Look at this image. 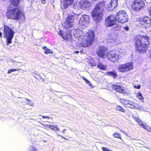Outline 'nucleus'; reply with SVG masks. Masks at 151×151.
Returning a JSON list of instances; mask_svg holds the SVG:
<instances>
[{
    "instance_id": "f8f14e48",
    "label": "nucleus",
    "mask_w": 151,
    "mask_h": 151,
    "mask_svg": "<svg viewBox=\"0 0 151 151\" xmlns=\"http://www.w3.org/2000/svg\"><path fill=\"white\" fill-rule=\"evenodd\" d=\"M116 17L111 15L105 19V24L107 27H109L114 25L116 23Z\"/></svg>"
},
{
    "instance_id": "5701e85b",
    "label": "nucleus",
    "mask_w": 151,
    "mask_h": 151,
    "mask_svg": "<svg viewBox=\"0 0 151 151\" xmlns=\"http://www.w3.org/2000/svg\"><path fill=\"white\" fill-rule=\"evenodd\" d=\"M42 49L45 50L44 52V53L46 54H52V50L47 48L45 46L43 47Z\"/></svg>"
},
{
    "instance_id": "b1692460",
    "label": "nucleus",
    "mask_w": 151,
    "mask_h": 151,
    "mask_svg": "<svg viewBox=\"0 0 151 151\" xmlns=\"http://www.w3.org/2000/svg\"><path fill=\"white\" fill-rule=\"evenodd\" d=\"M140 126L146 130L147 131L151 132V128L149 126L143 124L142 123V124H141Z\"/></svg>"
},
{
    "instance_id": "4468645a",
    "label": "nucleus",
    "mask_w": 151,
    "mask_h": 151,
    "mask_svg": "<svg viewBox=\"0 0 151 151\" xmlns=\"http://www.w3.org/2000/svg\"><path fill=\"white\" fill-rule=\"evenodd\" d=\"M89 17L87 15H83L79 21V24L84 27H86L89 22Z\"/></svg>"
},
{
    "instance_id": "0eeeda50",
    "label": "nucleus",
    "mask_w": 151,
    "mask_h": 151,
    "mask_svg": "<svg viewBox=\"0 0 151 151\" xmlns=\"http://www.w3.org/2000/svg\"><path fill=\"white\" fill-rule=\"evenodd\" d=\"M74 20V15L68 14L66 17L65 21L63 24L62 25L66 29L72 27L73 26V23Z\"/></svg>"
},
{
    "instance_id": "ddd939ff",
    "label": "nucleus",
    "mask_w": 151,
    "mask_h": 151,
    "mask_svg": "<svg viewBox=\"0 0 151 151\" xmlns=\"http://www.w3.org/2000/svg\"><path fill=\"white\" fill-rule=\"evenodd\" d=\"M106 51V48L104 46H102L97 48L96 53L100 58H105L106 57L107 55Z\"/></svg>"
},
{
    "instance_id": "4d7b16f0",
    "label": "nucleus",
    "mask_w": 151,
    "mask_h": 151,
    "mask_svg": "<svg viewBox=\"0 0 151 151\" xmlns=\"http://www.w3.org/2000/svg\"><path fill=\"white\" fill-rule=\"evenodd\" d=\"M2 36V33L1 32H0V37Z\"/></svg>"
},
{
    "instance_id": "603ef678",
    "label": "nucleus",
    "mask_w": 151,
    "mask_h": 151,
    "mask_svg": "<svg viewBox=\"0 0 151 151\" xmlns=\"http://www.w3.org/2000/svg\"><path fill=\"white\" fill-rule=\"evenodd\" d=\"M149 13L151 15V5L149 9Z\"/></svg>"
},
{
    "instance_id": "c756f323",
    "label": "nucleus",
    "mask_w": 151,
    "mask_h": 151,
    "mask_svg": "<svg viewBox=\"0 0 151 151\" xmlns=\"http://www.w3.org/2000/svg\"><path fill=\"white\" fill-rule=\"evenodd\" d=\"M113 136L115 138H118L121 139V140L122 141H123L122 139L121 138V137H120V134L116 132L114 133L113 134Z\"/></svg>"
},
{
    "instance_id": "6e6552de",
    "label": "nucleus",
    "mask_w": 151,
    "mask_h": 151,
    "mask_svg": "<svg viewBox=\"0 0 151 151\" xmlns=\"http://www.w3.org/2000/svg\"><path fill=\"white\" fill-rule=\"evenodd\" d=\"M116 18V20L121 23L127 22L128 19V16L125 11L124 10L119 11L117 13Z\"/></svg>"
},
{
    "instance_id": "7c9ffc66",
    "label": "nucleus",
    "mask_w": 151,
    "mask_h": 151,
    "mask_svg": "<svg viewBox=\"0 0 151 151\" xmlns=\"http://www.w3.org/2000/svg\"><path fill=\"white\" fill-rule=\"evenodd\" d=\"M134 118L135 120L137 121V122L138 124L140 126V125H141V124L142 123V121H141L136 116H134Z\"/></svg>"
},
{
    "instance_id": "6ab92c4d",
    "label": "nucleus",
    "mask_w": 151,
    "mask_h": 151,
    "mask_svg": "<svg viewBox=\"0 0 151 151\" xmlns=\"http://www.w3.org/2000/svg\"><path fill=\"white\" fill-rule=\"evenodd\" d=\"M116 41V38H114L111 35H109L107 41L109 44L113 45L115 44Z\"/></svg>"
},
{
    "instance_id": "c9c22d12",
    "label": "nucleus",
    "mask_w": 151,
    "mask_h": 151,
    "mask_svg": "<svg viewBox=\"0 0 151 151\" xmlns=\"http://www.w3.org/2000/svg\"><path fill=\"white\" fill-rule=\"evenodd\" d=\"M135 109H139L142 110H143L144 109L142 106H139V105H136V106H135Z\"/></svg>"
},
{
    "instance_id": "f704fd0d",
    "label": "nucleus",
    "mask_w": 151,
    "mask_h": 151,
    "mask_svg": "<svg viewBox=\"0 0 151 151\" xmlns=\"http://www.w3.org/2000/svg\"><path fill=\"white\" fill-rule=\"evenodd\" d=\"M28 151H37V150L33 147H30L28 148Z\"/></svg>"
},
{
    "instance_id": "72a5a7b5",
    "label": "nucleus",
    "mask_w": 151,
    "mask_h": 151,
    "mask_svg": "<svg viewBox=\"0 0 151 151\" xmlns=\"http://www.w3.org/2000/svg\"><path fill=\"white\" fill-rule=\"evenodd\" d=\"M137 96L139 99L141 101H142L143 99V98L140 93H137Z\"/></svg>"
},
{
    "instance_id": "473e14b6",
    "label": "nucleus",
    "mask_w": 151,
    "mask_h": 151,
    "mask_svg": "<svg viewBox=\"0 0 151 151\" xmlns=\"http://www.w3.org/2000/svg\"><path fill=\"white\" fill-rule=\"evenodd\" d=\"M35 78L38 79H40V81H44V79L42 78L41 76L39 74H36V75L35 76Z\"/></svg>"
},
{
    "instance_id": "e433bc0d",
    "label": "nucleus",
    "mask_w": 151,
    "mask_h": 151,
    "mask_svg": "<svg viewBox=\"0 0 151 151\" xmlns=\"http://www.w3.org/2000/svg\"><path fill=\"white\" fill-rule=\"evenodd\" d=\"M26 100L27 101V104L30 105V106L32 105L33 103L31 101L27 99H26Z\"/></svg>"
},
{
    "instance_id": "5fc2aeb1",
    "label": "nucleus",
    "mask_w": 151,
    "mask_h": 151,
    "mask_svg": "<svg viewBox=\"0 0 151 151\" xmlns=\"http://www.w3.org/2000/svg\"><path fill=\"white\" fill-rule=\"evenodd\" d=\"M65 129H64V130H63V132L64 134H65Z\"/></svg>"
},
{
    "instance_id": "39448f33",
    "label": "nucleus",
    "mask_w": 151,
    "mask_h": 151,
    "mask_svg": "<svg viewBox=\"0 0 151 151\" xmlns=\"http://www.w3.org/2000/svg\"><path fill=\"white\" fill-rule=\"evenodd\" d=\"M4 35L6 38L7 43V45L11 43V40L13 38L14 34V31L8 26L4 25Z\"/></svg>"
},
{
    "instance_id": "3c124183",
    "label": "nucleus",
    "mask_w": 151,
    "mask_h": 151,
    "mask_svg": "<svg viewBox=\"0 0 151 151\" xmlns=\"http://www.w3.org/2000/svg\"><path fill=\"white\" fill-rule=\"evenodd\" d=\"M124 30L126 31H127L129 29V27H124Z\"/></svg>"
},
{
    "instance_id": "864d4df0",
    "label": "nucleus",
    "mask_w": 151,
    "mask_h": 151,
    "mask_svg": "<svg viewBox=\"0 0 151 151\" xmlns=\"http://www.w3.org/2000/svg\"><path fill=\"white\" fill-rule=\"evenodd\" d=\"M75 53H76L77 54H78L79 52V51H77L74 52Z\"/></svg>"
},
{
    "instance_id": "c03bdc74",
    "label": "nucleus",
    "mask_w": 151,
    "mask_h": 151,
    "mask_svg": "<svg viewBox=\"0 0 151 151\" xmlns=\"http://www.w3.org/2000/svg\"><path fill=\"white\" fill-rule=\"evenodd\" d=\"M130 101H131L126 100L124 104L126 105L127 106V105H128V104H129V103H130Z\"/></svg>"
},
{
    "instance_id": "09e8293b",
    "label": "nucleus",
    "mask_w": 151,
    "mask_h": 151,
    "mask_svg": "<svg viewBox=\"0 0 151 151\" xmlns=\"http://www.w3.org/2000/svg\"><path fill=\"white\" fill-rule=\"evenodd\" d=\"M58 136H60L61 137H62V138H63V139H66V140H68V139H67L66 138H65V137H63V136H62L60 135V134H58Z\"/></svg>"
},
{
    "instance_id": "4be33fe9",
    "label": "nucleus",
    "mask_w": 151,
    "mask_h": 151,
    "mask_svg": "<svg viewBox=\"0 0 151 151\" xmlns=\"http://www.w3.org/2000/svg\"><path fill=\"white\" fill-rule=\"evenodd\" d=\"M97 67L102 70H105L106 68V65H103L102 63L100 62L98 64Z\"/></svg>"
},
{
    "instance_id": "a211bd4d",
    "label": "nucleus",
    "mask_w": 151,
    "mask_h": 151,
    "mask_svg": "<svg viewBox=\"0 0 151 151\" xmlns=\"http://www.w3.org/2000/svg\"><path fill=\"white\" fill-rule=\"evenodd\" d=\"M59 35L62 37L65 40H68L70 37V35L69 33L66 34L63 31L60 30L59 32Z\"/></svg>"
},
{
    "instance_id": "ea45409f",
    "label": "nucleus",
    "mask_w": 151,
    "mask_h": 151,
    "mask_svg": "<svg viewBox=\"0 0 151 151\" xmlns=\"http://www.w3.org/2000/svg\"><path fill=\"white\" fill-rule=\"evenodd\" d=\"M9 61L11 62H12L14 64H15L16 63H19V62H17L15 60H12V59L10 58L9 59Z\"/></svg>"
},
{
    "instance_id": "1a4fd4ad",
    "label": "nucleus",
    "mask_w": 151,
    "mask_h": 151,
    "mask_svg": "<svg viewBox=\"0 0 151 151\" xmlns=\"http://www.w3.org/2000/svg\"><path fill=\"white\" fill-rule=\"evenodd\" d=\"M133 68L132 62H129L125 64H121L118 67L120 72L126 73L132 70Z\"/></svg>"
},
{
    "instance_id": "052dcab7",
    "label": "nucleus",
    "mask_w": 151,
    "mask_h": 151,
    "mask_svg": "<svg viewBox=\"0 0 151 151\" xmlns=\"http://www.w3.org/2000/svg\"><path fill=\"white\" fill-rule=\"evenodd\" d=\"M96 64H94V65H93L94 66H96Z\"/></svg>"
},
{
    "instance_id": "2eb2a0df",
    "label": "nucleus",
    "mask_w": 151,
    "mask_h": 151,
    "mask_svg": "<svg viewBox=\"0 0 151 151\" xmlns=\"http://www.w3.org/2000/svg\"><path fill=\"white\" fill-rule=\"evenodd\" d=\"M91 3L87 0H81L78 3V6L81 9H87L90 6Z\"/></svg>"
},
{
    "instance_id": "7ed1b4c3",
    "label": "nucleus",
    "mask_w": 151,
    "mask_h": 151,
    "mask_svg": "<svg viewBox=\"0 0 151 151\" xmlns=\"http://www.w3.org/2000/svg\"><path fill=\"white\" fill-rule=\"evenodd\" d=\"M6 14L8 18L18 20L20 19L22 20H23L25 19L24 14L20 12L19 8L16 7L12 9H9Z\"/></svg>"
},
{
    "instance_id": "79ce46f5",
    "label": "nucleus",
    "mask_w": 151,
    "mask_h": 151,
    "mask_svg": "<svg viewBox=\"0 0 151 151\" xmlns=\"http://www.w3.org/2000/svg\"><path fill=\"white\" fill-rule=\"evenodd\" d=\"M125 100H126L124 99H120V101L121 102V103L124 104Z\"/></svg>"
},
{
    "instance_id": "bf43d9fd",
    "label": "nucleus",
    "mask_w": 151,
    "mask_h": 151,
    "mask_svg": "<svg viewBox=\"0 0 151 151\" xmlns=\"http://www.w3.org/2000/svg\"><path fill=\"white\" fill-rule=\"evenodd\" d=\"M124 52H122V54H124V53H125V51L124 50Z\"/></svg>"
},
{
    "instance_id": "dca6fc26",
    "label": "nucleus",
    "mask_w": 151,
    "mask_h": 151,
    "mask_svg": "<svg viewBox=\"0 0 151 151\" xmlns=\"http://www.w3.org/2000/svg\"><path fill=\"white\" fill-rule=\"evenodd\" d=\"M73 2V0H63V3L61 4L62 9H64L67 8L68 6L70 5Z\"/></svg>"
},
{
    "instance_id": "13d9d810",
    "label": "nucleus",
    "mask_w": 151,
    "mask_h": 151,
    "mask_svg": "<svg viewBox=\"0 0 151 151\" xmlns=\"http://www.w3.org/2000/svg\"><path fill=\"white\" fill-rule=\"evenodd\" d=\"M130 138L131 139H134V140H136V139H134V138H131V137H130Z\"/></svg>"
},
{
    "instance_id": "423d86ee",
    "label": "nucleus",
    "mask_w": 151,
    "mask_h": 151,
    "mask_svg": "<svg viewBox=\"0 0 151 151\" xmlns=\"http://www.w3.org/2000/svg\"><path fill=\"white\" fill-rule=\"evenodd\" d=\"M121 50V49H120ZM120 50H113L109 52L107 54L106 58L110 61L116 62L119 59V55Z\"/></svg>"
},
{
    "instance_id": "f257e3e1",
    "label": "nucleus",
    "mask_w": 151,
    "mask_h": 151,
    "mask_svg": "<svg viewBox=\"0 0 151 151\" xmlns=\"http://www.w3.org/2000/svg\"><path fill=\"white\" fill-rule=\"evenodd\" d=\"M136 50L145 52L149 45V38L147 36L138 35L134 38Z\"/></svg>"
},
{
    "instance_id": "bb28decb",
    "label": "nucleus",
    "mask_w": 151,
    "mask_h": 151,
    "mask_svg": "<svg viewBox=\"0 0 151 151\" xmlns=\"http://www.w3.org/2000/svg\"><path fill=\"white\" fill-rule=\"evenodd\" d=\"M114 8H115V7H113V6L110 3L108 4L107 6V9L109 11H111L113 10Z\"/></svg>"
},
{
    "instance_id": "a19ab883",
    "label": "nucleus",
    "mask_w": 151,
    "mask_h": 151,
    "mask_svg": "<svg viewBox=\"0 0 151 151\" xmlns=\"http://www.w3.org/2000/svg\"><path fill=\"white\" fill-rule=\"evenodd\" d=\"M42 125L43 126H46V127L50 128V129L51 128V127H52V126L50 125H49V124H46V125H44L43 124H42Z\"/></svg>"
},
{
    "instance_id": "20e7f679",
    "label": "nucleus",
    "mask_w": 151,
    "mask_h": 151,
    "mask_svg": "<svg viewBox=\"0 0 151 151\" xmlns=\"http://www.w3.org/2000/svg\"><path fill=\"white\" fill-rule=\"evenodd\" d=\"M94 39L93 31H91L87 32L82 39L81 44L84 47L91 45Z\"/></svg>"
},
{
    "instance_id": "aec40b11",
    "label": "nucleus",
    "mask_w": 151,
    "mask_h": 151,
    "mask_svg": "<svg viewBox=\"0 0 151 151\" xmlns=\"http://www.w3.org/2000/svg\"><path fill=\"white\" fill-rule=\"evenodd\" d=\"M82 31L79 30L78 29L75 30L73 32L74 35L76 38H78L79 37H82Z\"/></svg>"
},
{
    "instance_id": "8fccbe9b",
    "label": "nucleus",
    "mask_w": 151,
    "mask_h": 151,
    "mask_svg": "<svg viewBox=\"0 0 151 151\" xmlns=\"http://www.w3.org/2000/svg\"><path fill=\"white\" fill-rule=\"evenodd\" d=\"M43 4H45L46 3V1L45 0H41Z\"/></svg>"
},
{
    "instance_id": "680f3d73",
    "label": "nucleus",
    "mask_w": 151,
    "mask_h": 151,
    "mask_svg": "<svg viewBox=\"0 0 151 151\" xmlns=\"http://www.w3.org/2000/svg\"><path fill=\"white\" fill-rule=\"evenodd\" d=\"M40 116H41V115H39Z\"/></svg>"
},
{
    "instance_id": "de8ad7c7",
    "label": "nucleus",
    "mask_w": 151,
    "mask_h": 151,
    "mask_svg": "<svg viewBox=\"0 0 151 151\" xmlns=\"http://www.w3.org/2000/svg\"><path fill=\"white\" fill-rule=\"evenodd\" d=\"M134 87L135 88L139 89L140 87V85H139L137 86H134Z\"/></svg>"
},
{
    "instance_id": "9d476101",
    "label": "nucleus",
    "mask_w": 151,
    "mask_h": 151,
    "mask_svg": "<svg viewBox=\"0 0 151 151\" xmlns=\"http://www.w3.org/2000/svg\"><path fill=\"white\" fill-rule=\"evenodd\" d=\"M138 21L142 27L147 28L151 26V19L148 17L139 18Z\"/></svg>"
},
{
    "instance_id": "f3484780",
    "label": "nucleus",
    "mask_w": 151,
    "mask_h": 151,
    "mask_svg": "<svg viewBox=\"0 0 151 151\" xmlns=\"http://www.w3.org/2000/svg\"><path fill=\"white\" fill-rule=\"evenodd\" d=\"M112 88L113 89L119 93H125V90L121 86L113 85L112 86Z\"/></svg>"
},
{
    "instance_id": "cd10ccee",
    "label": "nucleus",
    "mask_w": 151,
    "mask_h": 151,
    "mask_svg": "<svg viewBox=\"0 0 151 151\" xmlns=\"http://www.w3.org/2000/svg\"><path fill=\"white\" fill-rule=\"evenodd\" d=\"M117 1L118 0H111L110 3L115 8L118 4Z\"/></svg>"
},
{
    "instance_id": "f03ea898",
    "label": "nucleus",
    "mask_w": 151,
    "mask_h": 151,
    "mask_svg": "<svg viewBox=\"0 0 151 151\" xmlns=\"http://www.w3.org/2000/svg\"><path fill=\"white\" fill-rule=\"evenodd\" d=\"M105 5V3L104 1L100 2L96 5L92 12L93 20L96 22H99L102 19Z\"/></svg>"
},
{
    "instance_id": "a18cd8bd",
    "label": "nucleus",
    "mask_w": 151,
    "mask_h": 151,
    "mask_svg": "<svg viewBox=\"0 0 151 151\" xmlns=\"http://www.w3.org/2000/svg\"><path fill=\"white\" fill-rule=\"evenodd\" d=\"M42 116V118L43 119L47 118L48 119H50L51 118L50 116Z\"/></svg>"
},
{
    "instance_id": "49530a36",
    "label": "nucleus",
    "mask_w": 151,
    "mask_h": 151,
    "mask_svg": "<svg viewBox=\"0 0 151 151\" xmlns=\"http://www.w3.org/2000/svg\"><path fill=\"white\" fill-rule=\"evenodd\" d=\"M121 27L120 26H118L116 27V30H120L121 29Z\"/></svg>"
},
{
    "instance_id": "2f4dec72",
    "label": "nucleus",
    "mask_w": 151,
    "mask_h": 151,
    "mask_svg": "<svg viewBox=\"0 0 151 151\" xmlns=\"http://www.w3.org/2000/svg\"><path fill=\"white\" fill-rule=\"evenodd\" d=\"M20 69L19 68H17L16 69H10L8 70V74H10L12 72H13L14 71H19Z\"/></svg>"
},
{
    "instance_id": "9b49d317",
    "label": "nucleus",
    "mask_w": 151,
    "mask_h": 151,
    "mask_svg": "<svg viewBox=\"0 0 151 151\" xmlns=\"http://www.w3.org/2000/svg\"><path fill=\"white\" fill-rule=\"evenodd\" d=\"M145 4L142 0H135L132 5V9L136 11H139L143 8Z\"/></svg>"
},
{
    "instance_id": "6e6d98bb",
    "label": "nucleus",
    "mask_w": 151,
    "mask_h": 151,
    "mask_svg": "<svg viewBox=\"0 0 151 151\" xmlns=\"http://www.w3.org/2000/svg\"><path fill=\"white\" fill-rule=\"evenodd\" d=\"M33 73L34 74H36V73L35 72H33Z\"/></svg>"
},
{
    "instance_id": "4c0bfd02",
    "label": "nucleus",
    "mask_w": 151,
    "mask_h": 151,
    "mask_svg": "<svg viewBox=\"0 0 151 151\" xmlns=\"http://www.w3.org/2000/svg\"><path fill=\"white\" fill-rule=\"evenodd\" d=\"M83 80L85 81L86 83L87 84H88L89 86H91V83L90 82L86 79L85 78H83Z\"/></svg>"
},
{
    "instance_id": "412c9836",
    "label": "nucleus",
    "mask_w": 151,
    "mask_h": 151,
    "mask_svg": "<svg viewBox=\"0 0 151 151\" xmlns=\"http://www.w3.org/2000/svg\"><path fill=\"white\" fill-rule=\"evenodd\" d=\"M106 74L107 76H113L114 78H116L117 76L116 72L114 71L112 72H106Z\"/></svg>"
},
{
    "instance_id": "c85d7f7f",
    "label": "nucleus",
    "mask_w": 151,
    "mask_h": 151,
    "mask_svg": "<svg viewBox=\"0 0 151 151\" xmlns=\"http://www.w3.org/2000/svg\"><path fill=\"white\" fill-rule=\"evenodd\" d=\"M116 109L119 111H121L122 112H125L124 109L121 106L119 105H117L116 107Z\"/></svg>"
},
{
    "instance_id": "a878e982",
    "label": "nucleus",
    "mask_w": 151,
    "mask_h": 151,
    "mask_svg": "<svg viewBox=\"0 0 151 151\" xmlns=\"http://www.w3.org/2000/svg\"><path fill=\"white\" fill-rule=\"evenodd\" d=\"M20 0H11V5L17 6Z\"/></svg>"
},
{
    "instance_id": "58836bf2",
    "label": "nucleus",
    "mask_w": 151,
    "mask_h": 151,
    "mask_svg": "<svg viewBox=\"0 0 151 151\" xmlns=\"http://www.w3.org/2000/svg\"><path fill=\"white\" fill-rule=\"evenodd\" d=\"M51 129L55 131L59 130L58 128L57 127L53 126H52Z\"/></svg>"
},
{
    "instance_id": "393cba45",
    "label": "nucleus",
    "mask_w": 151,
    "mask_h": 151,
    "mask_svg": "<svg viewBox=\"0 0 151 151\" xmlns=\"http://www.w3.org/2000/svg\"><path fill=\"white\" fill-rule=\"evenodd\" d=\"M136 105L134 104V103L132 101H130L129 104L127 105V107L131 109H135Z\"/></svg>"
},
{
    "instance_id": "37998d69",
    "label": "nucleus",
    "mask_w": 151,
    "mask_h": 151,
    "mask_svg": "<svg viewBox=\"0 0 151 151\" xmlns=\"http://www.w3.org/2000/svg\"><path fill=\"white\" fill-rule=\"evenodd\" d=\"M121 131L124 134L127 135V137H129L128 134L125 131H123L122 129H120Z\"/></svg>"
}]
</instances>
